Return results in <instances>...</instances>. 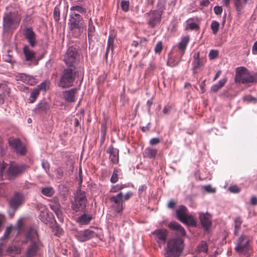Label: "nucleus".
Segmentation results:
<instances>
[{
  "label": "nucleus",
  "mask_w": 257,
  "mask_h": 257,
  "mask_svg": "<svg viewBox=\"0 0 257 257\" xmlns=\"http://www.w3.org/2000/svg\"><path fill=\"white\" fill-rule=\"evenodd\" d=\"M23 52L27 61L32 60L35 58V53L30 50L28 46H25L24 47Z\"/></svg>",
  "instance_id": "obj_30"
},
{
  "label": "nucleus",
  "mask_w": 257,
  "mask_h": 257,
  "mask_svg": "<svg viewBox=\"0 0 257 257\" xmlns=\"http://www.w3.org/2000/svg\"><path fill=\"white\" fill-rule=\"evenodd\" d=\"M199 218L202 226L206 230H208L211 224L210 215L208 213H199Z\"/></svg>",
  "instance_id": "obj_19"
},
{
  "label": "nucleus",
  "mask_w": 257,
  "mask_h": 257,
  "mask_svg": "<svg viewBox=\"0 0 257 257\" xmlns=\"http://www.w3.org/2000/svg\"><path fill=\"white\" fill-rule=\"evenodd\" d=\"M162 11L160 10L151 11L148 13V24L153 28L159 24L161 20Z\"/></svg>",
  "instance_id": "obj_10"
},
{
  "label": "nucleus",
  "mask_w": 257,
  "mask_h": 257,
  "mask_svg": "<svg viewBox=\"0 0 257 257\" xmlns=\"http://www.w3.org/2000/svg\"><path fill=\"white\" fill-rule=\"evenodd\" d=\"M194 61L192 63L193 70L194 72L198 69L200 67L204 65L206 63V59L203 58L199 57V53L196 52L193 55Z\"/></svg>",
  "instance_id": "obj_18"
},
{
  "label": "nucleus",
  "mask_w": 257,
  "mask_h": 257,
  "mask_svg": "<svg viewBox=\"0 0 257 257\" xmlns=\"http://www.w3.org/2000/svg\"><path fill=\"white\" fill-rule=\"evenodd\" d=\"M77 88H72L63 92V98L68 102H73L76 100Z\"/></svg>",
  "instance_id": "obj_17"
},
{
  "label": "nucleus",
  "mask_w": 257,
  "mask_h": 257,
  "mask_svg": "<svg viewBox=\"0 0 257 257\" xmlns=\"http://www.w3.org/2000/svg\"><path fill=\"white\" fill-rule=\"evenodd\" d=\"M228 190L230 191V192L234 193H238L240 191V188L238 187L236 185L230 186L229 187Z\"/></svg>",
  "instance_id": "obj_53"
},
{
  "label": "nucleus",
  "mask_w": 257,
  "mask_h": 257,
  "mask_svg": "<svg viewBox=\"0 0 257 257\" xmlns=\"http://www.w3.org/2000/svg\"><path fill=\"white\" fill-rule=\"evenodd\" d=\"M41 192L46 196L51 197L54 193V190L52 187H44L42 188Z\"/></svg>",
  "instance_id": "obj_34"
},
{
  "label": "nucleus",
  "mask_w": 257,
  "mask_h": 257,
  "mask_svg": "<svg viewBox=\"0 0 257 257\" xmlns=\"http://www.w3.org/2000/svg\"><path fill=\"white\" fill-rule=\"evenodd\" d=\"M252 51L253 54H257V41L254 43L252 46Z\"/></svg>",
  "instance_id": "obj_64"
},
{
  "label": "nucleus",
  "mask_w": 257,
  "mask_h": 257,
  "mask_svg": "<svg viewBox=\"0 0 257 257\" xmlns=\"http://www.w3.org/2000/svg\"><path fill=\"white\" fill-rule=\"evenodd\" d=\"M40 93V91L36 87L34 88L31 93V95L29 98V101L30 102H34L36 98L38 96Z\"/></svg>",
  "instance_id": "obj_37"
},
{
  "label": "nucleus",
  "mask_w": 257,
  "mask_h": 257,
  "mask_svg": "<svg viewBox=\"0 0 257 257\" xmlns=\"http://www.w3.org/2000/svg\"><path fill=\"white\" fill-rule=\"evenodd\" d=\"M120 7L123 11L127 12L130 7L129 2L126 0H122L120 3Z\"/></svg>",
  "instance_id": "obj_47"
},
{
  "label": "nucleus",
  "mask_w": 257,
  "mask_h": 257,
  "mask_svg": "<svg viewBox=\"0 0 257 257\" xmlns=\"http://www.w3.org/2000/svg\"><path fill=\"white\" fill-rule=\"evenodd\" d=\"M168 226L171 229L177 231L179 235L182 236L185 235L186 231L184 228L178 223L175 221L171 222Z\"/></svg>",
  "instance_id": "obj_22"
},
{
  "label": "nucleus",
  "mask_w": 257,
  "mask_h": 257,
  "mask_svg": "<svg viewBox=\"0 0 257 257\" xmlns=\"http://www.w3.org/2000/svg\"><path fill=\"white\" fill-rule=\"evenodd\" d=\"M152 234L155 235V239L160 247H162L165 244L168 235V231L166 229H157Z\"/></svg>",
  "instance_id": "obj_11"
},
{
  "label": "nucleus",
  "mask_w": 257,
  "mask_h": 257,
  "mask_svg": "<svg viewBox=\"0 0 257 257\" xmlns=\"http://www.w3.org/2000/svg\"><path fill=\"white\" fill-rule=\"evenodd\" d=\"M126 187L127 185L125 184H118L112 186L109 191L112 193H116Z\"/></svg>",
  "instance_id": "obj_35"
},
{
  "label": "nucleus",
  "mask_w": 257,
  "mask_h": 257,
  "mask_svg": "<svg viewBox=\"0 0 257 257\" xmlns=\"http://www.w3.org/2000/svg\"><path fill=\"white\" fill-rule=\"evenodd\" d=\"M220 88V87L219 86H218V85L217 84H216L213 85L211 87V90L212 91L216 92Z\"/></svg>",
  "instance_id": "obj_63"
},
{
  "label": "nucleus",
  "mask_w": 257,
  "mask_h": 257,
  "mask_svg": "<svg viewBox=\"0 0 257 257\" xmlns=\"http://www.w3.org/2000/svg\"><path fill=\"white\" fill-rule=\"evenodd\" d=\"M25 36L30 45L34 47L35 45L36 35L31 28H26L25 30Z\"/></svg>",
  "instance_id": "obj_21"
},
{
  "label": "nucleus",
  "mask_w": 257,
  "mask_h": 257,
  "mask_svg": "<svg viewBox=\"0 0 257 257\" xmlns=\"http://www.w3.org/2000/svg\"><path fill=\"white\" fill-rule=\"evenodd\" d=\"M37 207L40 210L39 219L45 224L53 223L55 219L52 214L49 212L46 206L43 204L39 203L38 204Z\"/></svg>",
  "instance_id": "obj_8"
},
{
  "label": "nucleus",
  "mask_w": 257,
  "mask_h": 257,
  "mask_svg": "<svg viewBox=\"0 0 257 257\" xmlns=\"http://www.w3.org/2000/svg\"><path fill=\"white\" fill-rule=\"evenodd\" d=\"M246 2L247 0H234V6L238 14H240L242 12Z\"/></svg>",
  "instance_id": "obj_31"
},
{
  "label": "nucleus",
  "mask_w": 257,
  "mask_h": 257,
  "mask_svg": "<svg viewBox=\"0 0 257 257\" xmlns=\"http://www.w3.org/2000/svg\"><path fill=\"white\" fill-rule=\"evenodd\" d=\"M219 23L216 21H213L211 22L210 28L213 34L215 35L217 33L219 30Z\"/></svg>",
  "instance_id": "obj_39"
},
{
  "label": "nucleus",
  "mask_w": 257,
  "mask_h": 257,
  "mask_svg": "<svg viewBox=\"0 0 257 257\" xmlns=\"http://www.w3.org/2000/svg\"><path fill=\"white\" fill-rule=\"evenodd\" d=\"M75 75L71 69L64 70L60 80L59 86L62 88L72 86L75 79Z\"/></svg>",
  "instance_id": "obj_7"
},
{
  "label": "nucleus",
  "mask_w": 257,
  "mask_h": 257,
  "mask_svg": "<svg viewBox=\"0 0 257 257\" xmlns=\"http://www.w3.org/2000/svg\"><path fill=\"white\" fill-rule=\"evenodd\" d=\"M91 219V215L84 213L79 216L76 221L80 225H86L89 223Z\"/></svg>",
  "instance_id": "obj_26"
},
{
  "label": "nucleus",
  "mask_w": 257,
  "mask_h": 257,
  "mask_svg": "<svg viewBox=\"0 0 257 257\" xmlns=\"http://www.w3.org/2000/svg\"><path fill=\"white\" fill-rule=\"evenodd\" d=\"M82 18L79 14H70L68 25L69 29L75 37L79 36L83 31V25L80 23Z\"/></svg>",
  "instance_id": "obj_3"
},
{
  "label": "nucleus",
  "mask_w": 257,
  "mask_h": 257,
  "mask_svg": "<svg viewBox=\"0 0 257 257\" xmlns=\"http://www.w3.org/2000/svg\"><path fill=\"white\" fill-rule=\"evenodd\" d=\"M214 11L215 14H216L217 15H220L222 13V8H221V7L215 6L214 8Z\"/></svg>",
  "instance_id": "obj_57"
},
{
  "label": "nucleus",
  "mask_w": 257,
  "mask_h": 257,
  "mask_svg": "<svg viewBox=\"0 0 257 257\" xmlns=\"http://www.w3.org/2000/svg\"><path fill=\"white\" fill-rule=\"evenodd\" d=\"M95 31V27L93 25V22L91 19H90L89 20L88 23V36L89 40L90 39V37H92Z\"/></svg>",
  "instance_id": "obj_38"
},
{
  "label": "nucleus",
  "mask_w": 257,
  "mask_h": 257,
  "mask_svg": "<svg viewBox=\"0 0 257 257\" xmlns=\"http://www.w3.org/2000/svg\"><path fill=\"white\" fill-rule=\"evenodd\" d=\"M118 179L117 176V169H114L113 173L110 178V182L112 183H115L117 182Z\"/></svg>",
  "instance_id": "obj_49"
},
{
  "label": "nucleus",
  "mask_w": 257,
  "mask_h": 257,
  "mask_svg": "<svg viewBox=\"0 0 257 257\" xmlns=\"http://www.w3.org/2000/svg\"><path fill=\"white\" fill-rule=\"evenodd\" d=\"M249 241V239L247 236L241 235L238 238L237 245L235 247L236 251L240 254L248 255L250 250Z\"/></svg>",
  "instance_id": "obj_6"
},
{
  "label": "nucleus",
  "mask_w": 257,
  "mask_h": 257,
  "mask_svg": "<svg viewBox=\"0 0 257 257\" xmlns=\"http://www.w3.org/2000/svg\"><path fill=\"white\" fill-rule=\"evenodd\" d=\"M55 213L56 215L57 218L60 220V221L62 222L63 221V213H62L61 209L57 210L56 212H55Z\"/></svg>",
  "instance_id": "obj_55"
},
{
  "label": "nucleus",
  "mask_w": 257,
  "mask_h": 257,
  "mask_svg": "<svg viewBox=\"0 0 257 257\" xmlns=\"http://www.w3.org/2000/svg\"><path fill=\"white\" fill-rule=\"evenodd\" d=\"M189 41V37L188 36H185L182 38L178 44L175 46L177 48V52L181 57L184 54Z\"/></svg>",
  "instance_id": "obj_16"
},
{
  "label": "nucleus",
  "mask_w": 257,
  "mask_h": 257,
  "mask_svg": "<svg viewBox=\"0 0 257 257\" xmlns=\"http://www.w3.org/2000/svg\"><path fill=\"white\" fill-rule=\"evenodd\" d=\"M198 252H207L208 250L207 245L206 242L202 241L197 247Z\"/></svg>",
  "instance_id": "obj_40"
},
{
  "label": "nucleus",
  "mask_w": 257,
  "mask_h": 257,
  "mask_svg": "<svg viewBox=\"0 0 257 257\" xmlns=\"http://www.w3.org/2000/svg\"><path fill=\"white\" fill-rule=\"evenodd\" d=\"M180 221L187 225L191 226H195L196 224V222L193 215L187 214Z\"/></svg>",
  "instance_id": "obj_28"
},
{
  "label": "nucleus",
  "mask_w": 257,
  "mask_h": 257,
  "mask_svg": "<svg viewBox=\"0 0 257 257\" xmlns=\"http://www.w3.org/2000/svg\"><path fill=\"white\" fill-rule=\"evenodd\" d=\"M95 235V234L94 231L86 229L76 232L75 236L80 241H85L91 238L94 236Z\"/></svg>",
  "instance_id": "obj_14"
},
{
  "label": "nucleus",
  "mask_w": 257,
  "mask_h": 257,
  "mask_svg": "<svg viewBox=\"0 0 257 257\" xmlns=\"http://www.w3.org/2000/svg\"><path fill=\"white\" fill-rule=\"evenodd\" d=\"M110 201L113 203V206L116 212H120L123 209V194L119 192L116 195L112 196L110 198Z\"/></svg>",
  "instance_id": "obj_12"
},
{
  "label": "nucleus",
  "mask_w": 257,
  "mask_h": 257,
  "mask_svg": "<svg viewBox=\"0 0 257 257\" xmlns=\"http://www.w3.org/2000/svg\"><path fill=\"white\" fill-rule=\"evenodd\" d=\"M241 72L237 73V77L236 78V81L241 82L242 83H253L256 82V80L253 75H248L247 76H239Z\"/></svg>",
  "instance_id": "obj_23"
},
{
  "label": "nucleus",
  "mask_w": 257,
  "mask_h": 257,
  "mask_svg": "<svg viewBox=\"0 0 257 257\" xmlns=\"http://www.w3.org/2000/svg\"><path fill=\"white\" fill-rule=\"evenodd\" d=\"M53 16H54V18L56 21L58 22L59 20L60 10L57 7L55 8V9H54V10L53 12Z\"/></svg>",
  "instance_id": "obj_50"
},
{
  "label": "nucleus",
  "mask_w": 257,
  "mask_h": 257,
  "mask_svg": "<svg viewBox=\"0 0 257 257\" xmlns=\"http://www.w3.org/2000/svg\"><path fill=\"white\" fill-rule=\"evenodd\" d=\"M14 151L19 155L24 156L26 154L27 152L26 146L18 147Z\"/></svg>",
  "instance_id": "obj_46"
},
{
  "label": "nucleus",
  "mask_w": 257,
  "mask_h": 257,
  "mask_svg": "<svg viewBox=\"0 0 257 257\" xmlns=\"http://www.w3.org/2000/svg\"><path fill=\"white\" fill-rule=\"evenodd\" d=\"M0 88L4 90V92L0 94V104H3L6 99L10 94V89L8 86L4 84H0Z\"/></svg>",
  "instance_id": "obj_24"
},
{
  "label": "nucleus",
  "mask_w": 257,
  "mask_h": 257,
  "mask_svg": "<svg viewBox=\"0 0 257 257\" xmlns=\"http://www.w3.org/2000/svg\"><path fill=\"white\" fill-rule=\"evenodd\" d=\"M218 55V52L216 50H211L209 53V57L210 59H214L216 58Z\"/></svg>",
  "instance_id": "obj_51"
},
{
  "label": "nucleus",
  "mask_w": 257,
  "mask_h": 257,
  "mask_svg": "<svg viewBox=\"0 0 257 257\" xmlns=\"http://www.w3.org/2000/svg\"><path fill=\"white\" fill-rule=\"evenodd\" d=\"M25 242L30 243L26 251V257H33L36 255L40 242L35 228H30L28 230L26 235V241Z\"/></svg>",
  "instance_id": "obj_1"
},
{
  "label": "nucleus",
  "mask_w": 257,
  "mask_h": 257,
  "mask_svg": "<svg viewBox=\"0 0 257 257\" xmlns=\"http://www.w3.org/2000/svg\"><path fill=\"white\" fill-rule=\"evenodd\" d=\"M20 21V19L14 13L6 14L3 18L4 32H10L14 30Z\"/></svg>",
  "instance_id": "obj_5"
},
{
  "label": "nucleus",
  "mask_w": 257,
  "mask_h": 257,
  "mask_svg": "<svg viewBox=\"0 0 257 257\" xmlns=\"http://www.w3.org/2000/svg\"><path fill=\"white\" fill-rule=\"evenodd\" d=\"M49 87V81H44L42 82L40 84L38 85L36 88L40 91V90H42L44 91H46Z\"/></svg>",
  "instance_id": "obj_42"
},
{
  "label": "nucleus",
  "mask_w": 257,
  "mask_h": 257,
  "mask_svg": "<svg viewBox=\"0 0 257 257\" xmlns=\"http://www.w3.org/2000/svg\"><path fill=\"white\" fill-rule=\"evenodd\" d=\"M203 188L206 191L209 193H214L215 192V189L212 188L210 185L204 186Z\"/></svg>",
  "instance_id": "obj_56"
},
{
  "label": "nucleus",
  "mask_w": 257,
  "mask_h": 257,
  "mask_svg": "<svg viewBox=\"0 0 257 257\" xmlns=\"http://www.w3.org/2000/svg\"><path fill=\"white\" fill-rule=\"evenodd\" d=\"M50 207L54 212L60 209V206L59 204H50Z\"/></svg>",
  "instance_id": "obj_54"
},
{
  "label": "nucleus",
  "mask_w": 257,
  "mask_h": 257,
  "mask_svg": "<svg viewBox=\"0 0 257 257\" xmlns=\"http://www.w3.org/2000/svg\"><path fill=\"white\" fill-rule=\"evenodd\" d=\"M87 203V198L85 191L77 189L75 194L74 200L72 202V209L78 212L85 208Z\"/></svg>",
  "instance_id": "obj_4"
},
{
  "label": "nucleus",
  "mask_w": 257,
  "mask_h": 257,
  "mask_svg": "<svg viewBox=\"0 0 257 257\" xmlns=\"http://www.w3.org/2000/svg\"><path fill=\"white\" fill-rule=\"evenodd\" d=\"M187 208L184 205H180L178 209L176 210V216L177 218L180 221L185 216L187 211Z\"/></svg>",
  "instance_id": "obj_29"
},
{
  "label": "nucleus",
  "mask_w": 257,
  "mask_h": 257,
  "mask_svg": "<svg viewBox=\"0 0 257 257\" xmlns=\"http://www.w3.org/2000/svg\"><path fill=\"white\" fill-rule=\"evenodd\" d=\"M8 251L10 254H20L21 252V249L20 247L14 245L9 247L8 249Z\"/></svg>",
  "instance_id": "obj_41"
},
{
  "label": "nucleus",
  "mask_w": 257,
  "mask_h": 257,
  "mask_svg": "<svg viewBox=\"0 0 257 257\" xmlns=\"http://www.w3.org/2000/svg\"><path fill=\"white\" fill-rule=\"evenodd\" d=\"M27 166L22 164L19 165H11L9 167L8 172V176L12 178L18 175L26 170Z\"/></svg>",
  "instance_id": "obj_13"
},
{
  "label": "nucleus",
  "mask_w": 257,
  "mask_h": 257,
  "mask_svg": "<svg viewBox=\"0 0 257 257\" xmlns=\"http://www.w3.org/2000/svg\"><path fill=\"white\" fill-rule=\"evenodd\" d=\"M183 241L178 238L168 240L165 248V257H179L183 248Z\"/></svg>",
  "instance_id": "obj_2"
},
{
  "label": "nucleus",
  "mask_w": 257,
  "mask_h": 257,
  "mask_svg": "<svg viewBox=\"0 0 257 257\" xmlns=\"http://www.w3.org/2000/svg\"><path fill=\"white\" fill-rule=\"evenodd\" d=\"M199 25L197 23L194 22L191 20H189L187 21V25L186 27V29H190L191 30H197L199 29Z\"/></svg>",
  "instance_id": "obj_36"
},
{
  "label": "nucleus",
  "mask_w": 257,
  "mask_h": 257,
  "mask_svg": "<svg viewBox=\"0 0 257 257\" xmlns=\"http://www.w3.org/2000/svg\"><path fill=\"white\" fill-rule=\"evenodd\" d=\"M9 144L11 149L14 151L18 147H22V146H25L19 139L14 138H10L9 139Z\"/></svg>",
  "instance_id": "obj_27"
},
{
  "label": "nucleus",
  "mask_w": 257,
  "mask_h": 257,
  "mask_svg": "<svg viewBox=\"0 0 257 257\" xmlns=\"http://www.w3.org/2000/svg\"><path fill=\"white\" fill-rule=\"evenodd\" d=\"M147 187L145 185H141L139 187L138 189V193L140 195L142 194L143 192L146 189Z\"/></svg>",
  "instance_id": "obj_62"
},
{
  "label": "nucleus",
  "mask_w": 257,
  "mask_h": 257,
  "mask_svg": "<svg viewBox=\"0 0 257 257\" xmlns=\"http://www.w3.org/2000/svg\"><path fill=\"white\" fill-rule=\"evenodd\" d=\"M23 200V196L19 194H16L10 202V206L12 209L16 210L21 204Z\"/></svg>",
  "instance_id": "obj_20"
},
{
  "label": "nucleus",
  "mask_w": 257,
  "mask_h": 257,
  "mask_svg": "<svg viewBox=\"0 0 257 257\" xmlns=\"http://www.w3.org/2000/svg\"><path fill=\"white\" fill-rule=\"evenodd\" d=\"M157 152V151L156 150L148 148L146 149L144 155L146 157L152 158L156 156Z\"/></svg>",
  "instance_id": "obj_32"
},
{
  "label": "nucleus",
  "mask_w": 257,
  "mask_h": 257,
  "mask_svg": "<svg viewBox=\"0 0 257 257\" xmlns=\"http://www.w3.org/2000/svg\"><path fill=\"white\" fill-rule=\"evenodd\" d=\"M160 142V140L158 138H155L150 140V144L151 145H155L158 144Z\"/></svg>",
  "instance_id": "obj_60"
},
{
  "label": "nucleus",
  "mask_w": 257,
  "mask_h": 257,
  "mask_svg": "<svg viewBox=\"0 0 257 257\" xmlns=\"http://www.w3.org/2000/svg\"><path fill=\"white\" fill-rule=\"evenodd\" d=\"M3 59L4 61L9 62L12 64L15 63V61L14 60L12 56L9 53L3 55Z\"/></svg>",
  "instance_id": "obj_43"
},
{
  "label": "nucleus",
  "mask_w": 257,
  "mask_h": 257,
  "mask_svg": "<svg viewBox=\"0 0 257 257\" xmlns=\"http://www.w3.org/2000/svg\"><path fill=\"white\" fill-rule=\"evenodd\" d=\"M162 43L161 41L158 42L155 48V52L156 53H160L162 50Z\"/></svg>",
  "instance_id": "obj_52"
},
{
  "label": "nucleus",
  "mask_w": 257,
  "mask_h": 257,
  "mask_svg": "<svg viewBox=\"0 0 257 257\" xmlns=\"http://www.w3.org/2000/svg\"><path fill=\"white\" fill-rule=\"evenodd\" d=\"M17 80H20L25 83H28L32 85L35 83L34 78L31 76H29L24 73L19 74L17 76Z\"/></svg>",
  "instance_id": "obj_25"
},
{
  "label": "nucleus",
  "mask_w": 257,
  "mask_h": 257,
  "mask_svg": "<svg viewBox=\"0 0 257 257\" xmlns=\"http://www.w3.org/2000/svg\"><path fill=\"white\" fill-rule=\"evenodd\" d=\"M250 204L252 205H255L257 204V197L255 196H252L250 199Z\"/></svg>",
  "instance_id": "obj_61"
},
{
  "label": "nucleus",
  "mask_w": 257,
  "mask_h": 257,
  "mask_svg": "<svg viewBox=\"0 0 257 257\" xmlns=\"http://www.w3.org/2000/svg\"><path fill=\"white\" fill-rule=\"evenodd\" d=\"M70 10L71 11L70 14H78L77 13L83 14L85 12V9L81 6H79L71 7Z\"/></svg>",
  "instance_id": "obj_33"
},
{
  "label": "nucleus",
  "mask_w": 257,
  "mask_h": 257,
  "mask_svg": "<svg viewBox=\"0 0 257 257\" xmlns=\"http://www.w3.org/2000/svg\"><path fill=\"white\" fill-rule=\"evenodd\" d=\"M106 153L109 155V159L110 162L114 164H116L119 161V151L117 149L114 148L112 146L108 147Z\"/></svg>",
  "instance_id": "obj_15"
},
{
  "label": "nucleus",
  "mask_w": 257,
  "mask_h": 257,
  "mask_svg": "<svg viewBox=\"0 0 257 257\" xmlns=\"http://www.w3.org/2000/svg\"><path fill=\"white\" fill-rule=\"evenodd\" d=\"M235 222V230H234V233L236 234L237 232L239 230L240 225L242 223V220L240 217H237L235 218L234 220Z\"/></svg>",
  "instance_id": "obj_45"
},
{
  "label": "nucleus",
  "mask_w": 257,
  "mask_h": 257,
  "mask_svg": "<svg viewBox=\"0 0 257 257\" xmlns=\"http://www.w3.org/2000/svg\"><path fill=\"white\" fill-rule=\"evenodd\" d=\"M47 104L46 102H41L38 104V108L42 111H44L46 109Z\"/></svg>",
  "instance_id": "obj_58"
},
{
  "label": "nucleus",
  "mask_w": 257,
  "mask_h": 257,
  "mask_svg": "<svg viewBox=\"0 0 257 257\" xmlns=\"http://www.w3.org/2000/svg\"><path fill=\"white\" fill-rule=\"evenodd\" d=\"M113 43V37L110 36H109L107 41V46L106 48V55H107L109 50H112Z\"/></svg>",
  "instance_id": "obj_44"
},
{
  "label": "nucleus",
  "mask_w": 257,
  "mask_h": 257,
  "mask_svg": "<svg viewBox=\"0 0 257 257\" xmlns=\"http://www.w3.org/2000/svg\"><path fill=\"white\" fill-rule=\"evenodd\" d=\"M78 60V55L74 47H69L64 57V61L66 64L68 66H72Z\"/></svg>",
  "instance_id": "obj_9"
},
{
  "label": "nucleus",
  "mask_w": 257,
  "mask_h": 257,
  "mask_svg": "<svg viewBox=\"0 0 257 257\" xmlns=\"http://www.w3.org/2000/svg\"><path fill=\"white\" fill-rule=\"evenodd\" d=\"M7 168V164L4 162L0 163V179H3L5 170Z\"/></svg>",
  "instance_id": "obj_48"
},
{
  "label": "nucleus",
  "mask_w": 257,
  "mask_h": 257,
  "mask_svg": "<svg viewBox=\"0 0 257 257\" xmlns=\"http://www.w3.org/2000/svg\"><path fill=\"white\" fill-rule=\"evenodd\" d=\"M227 81V78L226 77H224L223 78H222V79L220 80L218 83H217L218 86H219L220 87V88H221L222 87H223L224 86V85L225 84V83Z\"/></svg>",
  "instance_id": "obj_59"
}]
</instances>
